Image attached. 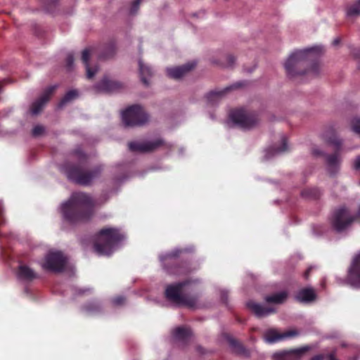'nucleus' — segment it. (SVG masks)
<instances>
[{
    "mask_svg": "<svg viewBox=\"0 0 360 360\" xmlns=\"http://www.w3.org/2000/svg\"><path fill=\"white\" fill-rule=\"evenodd\" d=\"M57 85H53L48 87L42 94V95L35 101L32 104L30 110V112L32 115H38L43 109L45 104L49 100V98L54 90L57 88Z\"/></svg>",
    "mask_w": 360,
    "mask_h": 360,
    "instance_id": "obj_15",
    "label": "nucleus"
},
{
    "mask_svg": "<svg viewBox=\"0 0 360 360\" xmlns=\"http://www.w3.org/2000/svg\"><path fill=\"white\" fill-rule=\"evenodd\" d=\"M124 297L123 296H117L112 300V303L115 306H119L124 302Z\"/></svg>",
    "mask_w": 360,
    "mask_h": 360,
    "instance_id": "obj_39",
    "label": "nucleus"
},
{
    "mask_svg": "<svg viewBox=\"0 0 360 360\" xmlns=\"http://www.w3.org/2000/svg\"><path fill=\"white\" fill-rule=\"evenodd\" d=\"M281 146L278 148L269 147L264 150V158L269 160L275 155L281 154L288 150L287 139L285 136H282L281 139Z\"/></svg>",
    "mask_w": 360,
    "mask_h": 360,
    "instance_id": "obj_23",
    "label": "nucleus"
},
{
    "mask_svg": "<svg viewBox=\"0 0 360 360\" xmlns=\"http://www.w3.org/2000/svg\"><path fill=\"white\" fill-rule=\"evenodd\" d=\"M321 46H314L293 51L286 60L284 67L290 77L311 73H319V65L314 63L322 53Z\"/></svg>",
    "mask_w": 360,
    "mask_h": 360,
    "instance_id": "obj_1",
    "label": "nucleus"
},
{
    "mask_svg": "<svg viewBox=\"0 0 360 360\" xmlns=\"http://www.w3.org/2000/svg\"><path fill=\"white\" fill-rule=\"evenodd\" d=\"M347 281L352 287L360 288V252L354 258L348 269Z\"/></svg>",
    "mask_w": 360,
    "mask_h": 360,
    "instance_id": "obj_13",
    "label": "nucleus"
},
{
    "mask_svg": "<svg viewBox=\"0 0 360 360\" xmlns=\"http://www.w3.org/2000/svg\"><path fill=\"white\" fill-rule=\"evenodd\" d=\"M288 297V292L286 291H281L271 295H266L264 300L269 303L282 304Z\"/></svg>",
    "mask_w": 360,
    "mask_h": 360,
    "instance_id": "obj_29",
    "label": "nucleus"
},
{
    "mask_svg": "<svg viewBox=\"0 0 360 360\" xmlns=\"http://www.w3.org/2000/svg\"><path fill=\"white\" fill-rule=\"evenodd\" d=\"M340 42V38H336V39H335L333 40V44L334 46H336V45H338Z\"/></svg>",
    "mask_w": 360,
    "mask_h": 360,
    "instance_id": "obj_49",
    "label": "nucleus"
},
{
    "mask_svg": "<svg viewBox=\"0 0 360 360\" xmlns=\"http://www.w3.org/2000/svg\"><path fill=\"white\" fill-rule=\"evenodd\" d=\"M18 279L22 282L28 283L37 278V274L26 265H20L17 272Z\"/></svg>",
    "mask_w": 360,
    "mask_h": 360,
    "instance_id": "obj_22",
    "label": "nucleus"
},
{
    "mask_svg": "<svg viewBox=\"0 0 360 360\" xmlns=\"http://www.w3.org/2000/svg\"><path fill=\"white\" fill-rule=\"evenodd\" d=\"M328 360H337L335 354L332 353L328 355Z\"/></svg>",
    "mask_w": 360,
    "mask_h": 360,
    "instance_id": "obj_48",
    "label": "nucleus"
},
{
    "mask_svg": "<svg viewBox=\"0 0 360 360\" xmlns=\"http://www.w3.org/2000/svg\"><path fill=\"white\" fill-rule=\"evenodd\" d=\"M191 335L190 328L184 326L176 327L172 332V342L179 347H184L190 341Z\"/></svg>",
    "mask_w": 360,
    "mask_h": 360,
    "instance_id": "obj_14",
    "label": "nucleus"
},
{
    "mask_svg": "<svg viewBox=\"0 0 360 360\" xmlns=\"http://www.w3.org/2000/svg\"><path fill=\"white\" fill-rule=\"evenodd\" d=\"M248 309L258 317L262 318L267 316L275 312V309L270 307H265L264 305L255 302L254 301H249L246 304Z\"/></svg>",
    "mask_w": 360,
    "mask_h": 360,
    "instance_id": "obj_18",
    "label": "nucleus"
},
{
    "mask_svg": "<svg viewBox=\"0 0 360 360\" xmlns=\"http://www.w3.org/2000/svg\"><path fill=\"white\" fill-rule=\"evenodd\" d=\"M163 141L160 139L155 141H133L128 144L129 149L132 152L147 153L150 152L160 146Z\"/></svg>",
    "mask_w": 360,
    "mask_h": 360,
    "instance_id": "obj_12",
    "label": "nucleus"
},
{
    "mask_svg": "<svg viewBox=\"0 0 360 360\" xmlns=\"http://www.w3.org/2000/svg\"><path fill=\"white\" fill-rule=\"evenodd\" d=\"M124 240V233L119 229L115 228L101 229L94 243V251L99 256H110L122 245Z\"/></svg>",
    "mask_w": 360,
    "mask_h": 360,
    "instance_id": "obj_5",
    "label": "nucleus"
},
{
    "mask_svg": "<svg viewBox=\"0 0 360 360\" xmlns=\"http://www.w3.org/2000/svg\"><path fill=\"white\" fill-rule=\"evenodd\" d=\"M96 205V202L86 193L76 192L61 204L60 211L64 220L76 224L88 221L94 212Z\"/></svg>",
    "mask_w": 360,
    "mask_h": 360,
    "instance_id": "obj_2",
    "label": "nucleus"
},
{
    "mask_svg": "<svg viewBox=\"0 0 360 360\" xmlns=\"http://www.w3.org/2000/svg\"><path fill=\"white\" fill-rule=\"evenodd\" d=\"M140 2L141 0H134L131 2V7L129 9V13L131 15H134L137 12V11L139 8Z\"/></svg>",
    "mask_w": 360,
    "mask_h": 360,
    "instance_id": "obj_35",
    "label": "nucleus"
},
{
    "mask_svg": "<svg viewBox=\"0 0 360 360\" xmlns=\"http://www.w3.org/2000/svg\"><path fill=\"white\" fill-rule=\"evenodd\" d=\"M354 217L345 207L334 211L331 217V224L337 232L346 230L353 222Z\"/></svg>",
    "mask_w": 360,
    "mask_h": 360,
    "instance_id": "obj_10",
    "label": "nucleus"
},
{
    "mask_svg": "<svg viewBox=\"0 0 360 360\" xmlns=\"http://www.w3.org/2000/svg\"><path fill=\"white\" fill-rule=\"evenodd\" d=\"M68 262L67 257L60 251H49L41 264L44 269L52 272H62Z\"/></svg>",
    "mask_w": 360,
    "mask_h": 360,
    "instance_id": "obj_9",
    "label": "nucleus"
},
{
    "mask_svg": "<svg viewBox=\"0 0 360 360\" xmlns=\"http://www.w3.org/2000/svg\"><path fill=\"white\" fill-rule=\"evenodd\" d=\"M73 290H74L75 295H81L86 292H90L91 289L88 288H75L73 289Z\"/></svg>",
    "mask_w": 360,
    "mask_h": 360,
    "instance_id": "obj_40",
    "label": "nucleus"
},
{
    "mask_svg": "<svg viewBox=\"0 0 360 360\" xmlns=\"http://www.w3.org/2000/svg\"><path fill=\"white\" fill-rule=\"evenodd\" d=\"M340 163L341 158L338 152L326 156L327 169L330 175H335L338 172Z\"/></svg>",
    "mask_w": 360,
    "mask_h": 360,
    "instance_id": "obj_20",
    "label": "nucleus"
},
{
    "mask_svg": "<svg viewBox=\"0 0 360 360\" xmlns=\"http://www.w3.org/2000/svg\"><path fill=\"white\" fill-rule=\"evenodd\" d=\"M310 349L309 346H304L297 349L284 350L273 354L271 358L272 360H300Z\"/></svg>",
    "mask_w": 360,
    "mask_h": 360,
    "instance_id": "obj_11",
    "label": "nucleus"
},
{
    "mask_svg": "<svg viewBox=\"0 0 360 360\" xmlns=\"http://www.w3.org/2000/svg\"><path fill=\"white\" fill-rule=\"evenodd\" d=\"M258 123L257 115L244 108H238L230 112L228 125L230 127L236 125L243 129H250Z\"/></svg>",
    "mask_w": 360,
    "mask_h": 360,
    "instance_id": "obj_6",
    "label": "nucleus"
},
{
    "mask_svg": "<svg viewBox=\"0 0 360 360\" xmlns=\"http://www.w3.org/2000/svg\"><path fill=\"white\" fill-rule=\"evenodd\" d=\"M227 341L229 344L230 347L231 348L232 351L238 354H243L246 355L248 354L247 350L243 346L241 343L238 342L236 340L231 337L227 338Z\"/></svg>",
    "mask_w": 360,
    "mask_h": 360,
    "instance_id": "obj_31",
    "label": "nucleus"
},
{
    "mask_svg": "<svg viewBox=\"0 0 360 360\" xmlns=\"http://www.w3.org/2000/svg\"><path fill=\"white\" fill-rule=\"evenodd\" d=\"M198 352H200V353H204V352L202 351V348H201L200 347H198Z\"/></svg>",
    "mask_w": 360,
    "mask_h": 360,
    "instance_id": "obj_51",
    "label": "nucleus"
},
{
    "mask_svg": "<svg viewBox=\"0 0 360 360\" xmlns=\"http://www.w3.org/2000/svg\"><path fill=\"white\" fill-rule=\"evenodd\" d=\"M122 120L125 127H139L148 121V115L142 107L134 105L122 112Z\"/></svg>",
    "mask_w": 360,
    "mask_h": 360,
    "instance_id": "obj_7",
    "label": "nucleus"
},
{
    "mask_svg": "<svg viewBox=\"0 0 360 360\" xmlns=\"http://www.w3.org/2000/svg\"><path fill=\"white\" fill-rule=\"evenodd\" d=\"M191 248L179 249L175 248L170 252L160 255L159 258L164 269L170 274L180 275L186 273V271L181 266H173L177 258L184 252H191Z\"/></svg>",
    "mask_w": 360,
    "mask_h": 360,
    "instance_id": "obj_8",
    "label": "nucleus"
},
{
    "mask_svg": "<svg viewBox=\"0 0 360 360\" xmlns=\"http://www.w3.org/2000/svg\"><path fill=\"white\" fill-rule=\"evenodd\" d=\"M351 128L354 132L360 136V117H354L351 120Z\"/></svg>",
    "mask_w": 360,
    "mask_h": 360,
    "instance_id": "obj_34",
    "label": "nucleus"
},
{
    "mask_svg": "<svg viewBox=\"0 0 360 360\" xmlns=\"http://www.w3.org/2000/svg\"><path fill=\"white\" fill-rule=\"evenodd\" d=\"M74 155L78 161L77 165H74L66 162L60 166V170L67 176L69 180L76 184L82 186L90 185L93 181L99 177L103 171V167L98 165L89 170L87 157L80 148L75 150Z\"/></svg>",
    "mask_w": 360,
    "mask_h": 360,
    "instance_id": "obj_3",
    "label": "nucleus"
},
{
    "mask_svg": "<svg viewBox=\"0 0 360 360\" xmlns=\"http://www.w3.org/2000/svg\"><path fill=\"white\" fill-rule=\"evenodd\" d=\"M322 138L327 143L333 145L338 150H339L342 146V140L336 137L335 131L332 127L327 129L323 133Z\"/></svg>",
    "mask_w": 360,
    "mask_h": 360,
    "instance_id": "obj_26",
    "label": "nucleus"
},
{
    "mask_svg": "<svg viewBox=\"0 0 360 360\" xmlns=\"http://www.w3.org/2000/svg\"><path fill=\"white\" fill-rule=\"evenodd\" d=\"M236 62V58L232 55L226 56V63L224 65L226 68L232 67Z\"/></svg>",
    "mask_w": 360,
    "mask_h": 360,
    "instance_id": "obj_38",
    "label": "nucleus"
},
{
    "mask_svg": "<svg viewBox=\"0 0 360 360\" xmlns=\"http://www.w3.org/2000/svg\"><path fill=\"white\" fill-rule=\"evenodd\" d=\"M82 310L88 314H98L102 311V306L97 301H91L82 307Z\"/></svg>",
    "mask_w": 360,
    "mask_h": 360,
    "instance_id": "obj_30",
    "label": "nucleus"
},
{
    "mask_svg": "<svg viewBox=\"0 0 360 360\" xmlns=\"http://www.w3.org/2000/svg\"><path fill=\"white\" fill-rule=\"evenodd\" d=\"M316 297V295L311 288H306L299 290L295 299L296 301L302 303H309L314 301Z\"/></svg>",
    "mask_w": 360,
    "mask_h": 360,
    "instance_id": "obj_24",
    "label": "nucleus"
},
{
    "mask_svg": "<svg viewBox=\"0 0 360 360\" xmlns=\"http://www.w3.org/2000/svg\"><path fill=\"white\" fill-rule=\"evenodd\" d=\"M354 168L356 169H360V155L358 156L354 161Z\"/></svg>",
    "mask_w": 360,
    "mask_h": 360,
    "instance_id": "obj_44",
    "label": "nucleus"
},
{
    "mask_svg": "<svg viewBox=\"0 0 360 360\" xmlns=\"http://www.w3.org/2000/svg\"><path fill=\"white\" fill-rule=\"evenodd\" d=\"M108 53L103 55V56H101V58H108V57H110L111 56H112L115 53V46L113 44H111L108 46Z\"/></svg>",
    "mask_w": 360,
    "mask_h": 360,
    "instance_id": "obj_41",
    "label": "nucleus"
},
{
    "mask_svg": "<svg viewBox=\"0 0 360 360\" xmlns=\"http://www.w3.org/2000/svg\"><path fill=\"white\" fill-rule=\"evenodd\" d=\"M312 153L313 155H314L315 156H319V155H322L323 153L319 150L317 148H313L312 150Z\"/></svg>",
    "mask_w": 360,
    "mask_h": 360,
    "instance_id": "obj_45",
    "label": "nucleus"
},
{
    "mask_svg": "<svg viewBox=\"0 0 360 360\" xmlns=\"http://www.w3.org/2000/svg\"><path fill=\"white\" fill-rule=\"evenodd\" d=\"M196 65L194 61L187 63L186 64L167 68V75L173 79H180L184 76L188 72L191 70Z\"/></svg>",
    "mask_w": 360,
    "mask_h": 360,
    "instance_id": "obj_17",
    "label": "nucleus"
},
{
    "mask_svg": "<svg viewBox=\"0 0 360 360\" xmlns=\"http://www.w3.org/2000/svg\"><path fill=\"white\" fill-rule=\"evenodd\" d=\"M197 290L196 281L186 280L167 285L165 293L172 303L194 309L199 307Z\"/></svg>",
    "mask_w": 360,
    "mask_h": 360,
    "instance_id": "obj_4",
    "label": "nucleus"
},
{
    "mask_svg": "<svg viewBox=\"0 0 360 360\" xmlns=\"http://www.w3.org/2000/svg\"><path fill=\"white\" fill-rule=\"evenodd\" d=\"M301 195L305 198H316L320 195V191L317 188H307L301 192Z\"/></svg>",
    "mask_w": 360,
    "mask_h": 360,
    "instance_id": "obj_33",
    "label": "nucleus"
},
{
    "mask_svg": "<svg viewBox=\"0 0 360 360\" xmlns=\"http://www.w3.org/2000/svg\"><path fill=\"white\" fill-rule=\"evenodd\" d=\"M74 57L72 53H69L66 58V67L68 70H71L73 68Z\"/></svg>",
    "mask_w": 360,
    "mask_h": 360,
    "instance_id": "obj_37",
    "label": "nucleus"
},
{
    "mask_svg": "<svg viewBox=\"0 0 360 360\" xmlns=\"http://www.w3.org/2000/svg\"><path fill=\"white\" fill-rule=\"evenodd\" d=\"M139 67L141 79L145 85L148 86L149 84L148 77H152L153 70L150 66L145 65L141 60H139Z\"/></svg>",
    "mask_w": 360,
    "mask_h": 360,
    "instance_id": "obj_27",
    "label": "nucleus"
},
{
    "mask_svg": "<svg viewBox=\"0 0 360 360\" xmlns=\"http://www.w3.org/2000/svg\"><path fill=\"white\" fill-rule=\"evenodd\" d=\"M122 84L117 81L110 80L105 77L98 83L95 84L94 89L96 92L113 93L119 91Z\"/></svg>",
    "mask_w": 360,
    "mask_h": 360,
    "instance_id": "obj_16",
    "label": "nucleus"
},
{
    "mask_svg": "<svg viewBox=\"0 0 360 360\" xmlns=\"http://www.w3.org/2000/svg\"><path fill=\"white\" fill-rule=\"evenodd\" d=\"M93 51L91 48L85 49L82 53V60L83 63L85 65L86 71V77L88 79H91L94 77L96 72L98 70V68L97 65H94L91 67L89 60L90 59L91 54Z\"/></svg>",
    "mask_w": 360,
    "mask_h": 360,
    "instance_id": "obj_21",
    "label": "nucleus"
},
{
    "mask_svg": "<svg viewBox=\"0 0 360 360\" xmlns=\"http://www.w3.org/2000/svg\"><path fill=\"white\" fill-rule=\"evenodd\" d=\"M45 131V129L41 125H36L32 129V135L34 136H39L41 135Z\"/></svg>",
    "mask_w": 360,
    "mask_h": 360,
    "instance_id": "obj_36",
    "label": "nucleus"
},
{
    "mask_svg": "<svg viewBox=\"0 0 360 360\" xmlns=\"http://www.w3.org/2000/svg\"><path fill=\"white\" fill-rule=\"evenodd\" d=\"M311 268H312V267H309V269L305 271V273H304V277H305L306 278H307V277L309 276V272H310V271H311Z\"/></svg>",
    "mask_w": 360,
    "mask_h": 360,
    "instance_id": "obj_50",
    "label": "nucleus"
},
{
    "mask_svg": "<svg viewBox=\"0 0 360 360\" xmlns=\"http://www.w3.org/2000/svg\"><path fill=\"white\" fill-rule=\"evenodd\" d=\"M78 96V92L76 90H70L68 91L64 97L61 99L60 102L59 103L58 107L62 108L63 105H65L67 103L71 101L74 98H75Z\"/></svg>",
    "mask_w": 360,
    "mask_h": 360,
    "instance_id": "obj_32",
    "label": "nucleus"
},
{
    "mask_svg": "<svg viewBox=\"0 0 360 360\" xmlns=\"http://www.w3.org/2000/svg\"><path fill=\"white\" fill-rule=\"evenodd\" d=\"M353 55L358 60V68L360 69V50H354Z\"/></svg>",
    "mask_w": 360,
    "mask_h": 360,
    "instance_id": "obj_43",
    "label": "nucleus"
},
{
    "mask_svg": "<svg viewBox=\"0 0 360 360\" xmlns=\"http://www.w3.org/2000/svg\"><path fill=\"white\" fill-rule=\"evenodd\" d=\"M345 16L347 18H356L360 16V0L349 4L345 8Z\"/></svg>",
    "mask_w": 360,
    "mask_h": 360,
    "instance_id": "obj_28",
    "label": "nucleus"
},
{
    "mask_svg": "<svg viewBox=\"0 0 360 360\" xmlns=\"http://www.w3.org/2000/svg\"><path fill=\"white\" fill-rule=\"evenodd\" d=\"M8 115V112L6 111H0V120L6 117Z\"/></svg>",
    "mask_w": 360,
    "mask_h": 360,
    "instance_id": "obj_47",
    "label": "nucleus"
},
{
    "mask_svg": "<svg viewBox=\"0 0 360 360\" xmlns=\"http://www.w3.org/2000/svg\"><path fill=\"white\" fill-rule=\"evenodd\" d=\"M243 84L242 83H236L233 86V87L237 88L241 86ZM232 88V86L225 89L223 91H211L209 94H207L206 98L208 106H213L217 104L221 99L222 98L224 94L225 91H228L229 89Z\"/></svg>",
    "mask_w": 360,
    "mask_h": 360,
    "instance_id": "obj_25",
    "label": "nucleus"
},
{
    "mask_svg": "<svg viewBox=\"0 0 360 360\" xmlns=\"http://www.w3.org/2000/svg\"><path fill=\"white\" fill-rule=\"evenodd\" d=\"M221 295V300L223 302H226L227 301V297H228V292L226 290H221L220 291Z\"/></svg>",
    "mask_w": 360,
    "mask_h": 360,
    "instance_id": "obj_42",
    "label": "nucleus"
},
{
    "mask_svg": "<svg viewBox=\"0 0 360 360\" xmlns=\"http://www.w3.org/2000/svg\"><path fill=\"white\" fill-rule=\"evenodd\" d=\"M246 71L248 72H251L252 71V70H246Z\"/></svg>",
    "mask_w": 360,
    "mask_h": 360,
    "instance_id": "obj_52",
    "label": "nucleus"
},
{
    "mask_svg": "<svg viewBox=\"0 0 360 360\" xmlns=\"http://www.w3.org/2000/svg\"><path fill=\"white\" fill-rule=\"evenodd\" d=\"M323 356L321 354L316 355L314 357H312L310 360H323Z\"/></svg>",
    "mask_w": 360,
    "mask_h": 360,
    "instance_id": "obj_46",
    "label": "nucleus"
},
{
    "mask_svg": "<svg viewBox=\"0 0 360 360\" xmlns=\"http://www.w3.org/2000/svg\"><path fill=\"white\" fill-rule=\"evenodd\" d=\"M297 333L295 330H290L283 333H278L275 330H269L265 333L264 340L266 342L272 344L276 342L285 340L295 336Z\"/></svg>",
    "mask_w": 360,
    "mask_h": 360,
    "instance_id": "obj_19",
    "label": "nucleus"
}]
</instances>
